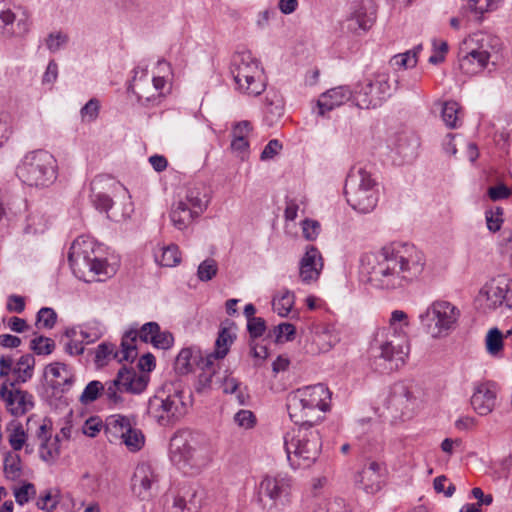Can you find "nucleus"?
Returning <instances> with one entry per match:
<instances>
[{"label": "nucleus", "instance_id": "f257e3e1", "mask_svg": "<svg viewBox=\"0 0 512 512\" xmlns=\"http://www.w3.org/2000/svg\"><path fill=\"white\" fill-rule=\"evenodd\" d=\"M426 258L415 245L393 242L361 257L370 284L378 289L396 290L408 286L424 271Z\"/></svg>", "mask_w": 512, "mask_h": 512}, {"label": "nucleus", "instance_id": "f03ea898", "mask_svg": "<svg viewBox=\"0 0 512 512\" xmlns=\"http://www.w3.org/2000/svg\"><path fill=\"white\" fill-rule=\"evenodd\" d=\"M330 397V391L324 384L298 388L287 396L288 414L298 426H313L329 409Z\"/></svg>", "mask_w": 512, "mask_h": 512}, {"label": "nucleus", "instance_id": "7ed1b4c3", "mask_svg": "<svg viewBox=\"0 0 512 512\" xmlns=\"http://www.w3.org/2000/svg\"><path fill=\"white\" fill-rule=\"evenodd\" d=\"M148 415L160 426H170L182 419L187 413L184 392L180 381L165 383L151 397L147 406Z\"/></svg>", "mask_w": 512, "mask_h": 512}, {"label": "nucleus", "instance_id": "20e7f679", "mask_svg": "<svg viewBox=\"0 0 512 512\" xmlns=\"http://www.w3.org/2000/svg\"><path fill=\"white\" fill-rule=\"evenodd\" d=\"M284 447L288 461L294 468H308L318 458L322 442L313 426H297L284 436Z\"/></svg>", "mask_w": 512, "mask_h": 512}, {"label": "nucleus", "instance_id": "39448f33", "mask_svg": "<svg viewBox=\"0 0 512 512\" xmlns=\"http://www.w3.org/2000/svg\"><path fill=\"white\" fill-rule=\"evenodd\" d=\"M230 73L235 89L250 97L261 95L266 89V76L260 61L250 51L234 54L230 64Z\"/></svg>", "mask_w": 512, "mask_h": 512}, {"label": "nucleus", "instance_id": "423d86ee", "mask_svg": "<svg viewBox=\"0 0 512 512\" xmlns=\"http://www.w3.org/2000/svg\"><path fill=\"white\" fill-rule=\"evenodd\" d=\"M500 41L497 37L486 33H476L463 41L460 48V69L465 74L474 75L483 71L498 53Z\"/></svg>", "mask_w": 512, "mask_h": 512}, {"label": "nucleus", "instance_id": "0eeeda50", "mask_svg": "<svg viewBox=\"0 0 512 512\" xmlns=\"http://www.w3.org/2000/svg\"><path fill=\"white\" fill-rule=\"evenodd\" d=\"M461 310L446 300L431 302L418 316L423 331L432 339L448 337L458 326Z\"/></svg>", "mask_w": 512, "mask_h": 512}, {"label": "nucleus", "instance_id": "6e6552de", "mask_svg": "<svg viewBox=\"0 0 512 512\" xmlns=\"http://www.w3.org/2000/svg\"><path fill=\"white\" fill-rule=\"evenodd\" d=\"M19 179L32 187L46 188L51 186L58 177L56 158L46 150L29 152L17 167Z\"/></svg>", "mask_w": 512, "mask_h": 512}, {"label": "nucleus", "instance_id": "1a4fd4ad", "mask_svg": "<svg viewBox=\"0 0 512 512\" xmlns=\"http://www.w3.org/2000/svg\"><path fill=\"white\" fill-rule=\"evenodd\" d=\"M348 204L360 213H369L377 205L378 188L370 172L361 166L350 169L344 186Z\"/></svg>", "mask_w": 512, "mask_h": 512}, {"label": "nucleus", "instance_id": "9d476101", "mask_svg": "<svg viewBox=\"0 0 512 512\" xmlns=\"http://www.w3.org/2000/svg\"><path fill=\"white\" fill-rule=\"evenodd\" d=\"M137 338L163 350L169 349L174 343L173 335L169 331H162L157 322H147L139 330L132 328L125 332L121 341V350L115 353L118 362H132L137 357Z\"/></svg>", "mask_w": 512, "mask_h": 512}, {"label": "nucleus", "instance_id": "9b49d317", "mask_svg": "<svg viewBox=\"0 0 512 512\" xmlns=\"http://www.w3.org/2000/svg\"><path fill=\"white\" fill-rule=\"evenodd\" d=\"M92 244L90 241L83 237L77 238L71 245L68 254V261L73 273L86 281L88 274H91L92 278L103 281L106 277H110L114 274L115 270L105 260L97 259L92 257Z\"/></svg>", "mask_w": 512, "mask_h": 512}, {"label": "nucleus", "instance_id": "f8f14e48", "mask_svg": "<svg viewBox=\"0 0 512 512\" xmlns=\"http://www.w3.org/2000/svg\"><path fill=\"white\" fill-rule=\"evenodd\" d=\"M397 89V79H392L387 72H376L369 75L355 92L354 101L361 109H375L382 106Z\"/></svg>", "mask_w": 512, "mask_h": 512}, {"label": "nucleus", "instance_id": "ddd939ff", "mask_svg": "<svg viewBox=\"0 0 512 512\" xmlns=\"http://www.w3.org/2000/svg\"><path fill=\"white\" fill-rule=\"evenodd\" d=\"M170 458L184 473L198 472L209 462L208 457L192 445L185 433H177L171 438Z\"/></svg>", "mask_w": 512, "mask_h": 512}, {"label": "nucleus", "instance_id": "4468645a", "mask_svg": "<svg viewBox=\"0 0 512 512\" xmlns=\"http://www.w3.org/2000/svg\"><path fill=\"white\" fill-rule=\"evenodd\" d=\"M371 353L377 359L390 363V369L405 363L410 351L409 340L404 336L395 337L386 333H376L371 343Z\"/></svg>", "mask_w": 512, "mask_h": 512}, {"label": "nucleus", "instance_id": "2eb2a0df", "mask_svg": "<svg viewBox=\"0 0 512 512\" xmlns=\"http://www.w3.org/2000/svg\"><path fill=\"white\" fill-rule=\"evenodd\" d=\"M293 484L286 472L268 473L259 483V497H267L276 508L285 507L291 502Z\"/></svg>", "mask_w": 512, "mask_h": 512}, {"label": "nucleus", "instance_id": "dca6fc26", "mask_svg": "<svg viewBox=\"0 0 512 512\" xmlns=\"http://www.w3.org/2000/svg\"><path fill=\"white\" fill-rule=\"evenodd\" d=\"M0 398L6 410L15 417H20L31 411L34 407V397L23 390L16 383L5 379L0 387Z\"/></svg>", "mask_w": 512, "mask_h": 512}, {"label": "nucleus", "instance_id": "f3484780", "mask_svg": "<svg viewBox=\"0 0 512 512\" xmlns=\"http://www.w3.org/2000/svg\"><path fill=\"white\" fill-rule=\"evenodd\" d=\"M159 482V475L149 462H140L131 478V492L140 501H149Z\"/></svg>", "mask_w": 512, "mask_h": 512}, {"label": "nucleus", "instance_id": "a211bd4d", "mask_svg": "<svg viewBox=\"0 0 512 512\" xmlns=\"http://www.w3.org/2000/svg\"><path fill=\"white\" fill-rule=\"evenodd\" d=\"M374 21V13L369 12L364 3H355L350 7L348 15L341 23V29L343 32L360 35L367 32Z\"/></svg>", "mask_w": 512, "mask_h": 512}, {"label": "nucleus", "instance_id": "6ab92c4d", "mask_svg": "<svg viewBox=\"0 0 512 512\" xmlns=\"http://www.w3.org/2000/svg\"><path fill=\"white\" fill-rule=\"evenodd\" d=\"M323 258L320 251L310 245L299 262V277L305 284H311L319 279L323 269Z\"/></svg>", "mask_w": 512, "mask_h": 512}, {"label": "nucleus", "instance_id": "aec40b11", "mask_svg": "<svg viewBox=\"0 0 512 512\" xmlns=\"http://www.w3.org/2000/svg\"><path fill=\"white\" fill-rule=\"evenodd\" d=\"M385 466L376 461L368 462L356 476V484L366 493L374 494L381 489Z\"/></svg>", "mask_w": 512, "mask_h": 512}, {"label": "nucleus", "instance_id": "412c9836", "mask_svg": "<svg viewBox=\"0 0 512 512\" xmlns=\"http://www.w3.org/2000/svg\"><path fill=\"white\" fill-rule=\"evenodd\" d=\"M511 288V279L505 275H499L488 281L480 293L486 296L489 308L496 309L503 305Z\"/></svg>", "mask_w": 512, "mask_h": 512}, {"label": "nucleus", "instance_id": "4be33fe9", "mask_svg": "<svg viewBox=\"0 0 512 512\" xmlns=\"http://www.w3.org/2000/svg\"><path fill=\"white\" fill-rule=\"evenodd\" d=\"M497 390L494 384L481 383L477 385L471 396V405L480 416L490 414L496 405Z\"/></svg>", "mask_w": 512, "mask_h": 512}, {"label": "nucleus", "instance_id": "5701e85b", "mask_svg": "<svg viewBox=\"0 0 512 512\" xmlns=\"http://www.w3.org/2000/svg\"><path fill=\"white\" fill-rule=\"evenodd\" d=\"M138 70H135V75L129 86V90L137 96L139 103L142 105L154 104L161 97V92L150 81L146 71H141V76L138 77Z\"/></svg>", "mask_w": 512, "mask_h": 512}, {"label": "nucleus", "instance_id": "b1692460", "mask_svg": "<svg viewBox=\"0 0 512 512\" xmlns=\"http://www.w3.org/2000/svg\"><path fill=\"white\" fill-rule=\"evenodd\" d=\"M389 403L402 415H409L417 406V398L411 386L403 382L395 383L391 389Z\"/></svg>", "mask_w": 512, "mask_h": 512}, {"label": "nucleus", "instance_id": "393cba45", "mask_svg": "<svg viewBox=\"0 0 512 512\" xmlns=\"http://www.w3.org/2000/svg\"><path fill=\"white\" fill-rule=\"evenodd\" d=\"M251 132L252 124L247 120L236 122L231 129V150L242 160L249 154L248 137Z\"/></svg>", "mask_w": 512, "mask_h": 512}, {"label": "nucleus", "instance_id": "a878e982", "mask_svg": "<svg viewBox=\"0 0 512 512\" xmlns=\"http://www.w3.org/2000/svg\"><path fill=\"white\" fill-rule=\"evenodd\" d=\"M351 97L352 92L346 86H338L324 92L317 101L318 114L324 116L326 112L346 103Z\"/></svg>", "mask_w": 512, "mask_h": 512}, {"label": "nucleus", "instance_id": "bb28decb", "mask_svg": "<svg viewBox=\"0 0 512 512\" xmlns=\"http://www.w3.org/2000/svg\"><path fill=\"white\" fill-rule=\"evenodd\" d=\"M29 31L28 19L20 18L16 21L15 14L10 10L0 11V34L5 37H22Z\"/></svg>", "mask_w": 512, "mask_h": 512}, {"label": "nucleus", "instance_id": "cd10ccee", "mask_svg": "<svg viewBox=\"0 0 512 512\" xmlns=\"http://www.w3.org/2000/svg\"><path fill=\"white\" fill-rule=\"evenodd\" d=\"M116 378L123 393L140 394L146 389L148 384V376L138 374L136 371L126 367H122L118 371Z\"/></svg>", "mask_w": 512, "mask_h": 512}, {"label": "nucleus", "instance_id": "c85d7f7f", "mask_svg": "<svg viewBox=\"0 0 512 512\" xmlns=\"http://www.w3.org/2000/svg\"><path fill=\"white\" fill-rule=\"evenodd\" d=\"M96 191L101 194H128L126 187L108 174H99L92 179L90 183V194H96Z\"/></svg>", "mask_w": 512, "mask_h": 512}, {"label": "nucleus", "instance_id": "c756f323", "mask_svg": "<svg viewBox=\"0 0 512 512\" xmlns=\"http://www.w3.org/2000/svg\"><path fill=\"white\" fill-rule=\"evenodd\" d=\"M130 420L122 415H111L106 419L105 433L110 442H120L130 432Z\"/></svg>", "mask_w": 512, "mask_h": 512}, {"label": "nucleus", "instance_id": "7c9ffc66", "mask_svg": "<svg viewBox=\"0 0 512 512\" xmlns=\"http://www.w3.org/2000/svg\"><path fill=\"white\" fill-rule=\"evenodd\" d=\"M409 325L408 315L402 310H394L391 313L388 328L379 330L377 333H386L395 337L404 336L406 340H409L407 333Z\"/></svg>", "mask_w": 512, "mask_h": 512}, {"label": "nucleus", "instance_id": "2f4dec72", "mask_svg": "<svg viewBox=\"0 0 512 512\" xmlns=\"http://www.w3.org/2000/svg\"><path fill=\"white\" fill-rule=\"evenodd\" d=\"M35 358L31 354H25L21 356L17 362L13 364V375L14 380H10V383H26L30 380L34 373Z\"/></svg>", "mask_w": 512, "mask_h": 512}, {"label": "nucleus", "instance_id": "473e14b6", "mask_svg": "<svg viewBox=\"0 0 512 512\" xmlns=\"http://www.w3.org/2000/svg\"><path fill=\"white\" fill-rule=\"evenodd\" d=\"M200 215L195 214L194 211L185 206L182 202H177L172 206L170 212V219L173 226L178 230L186 229L195 218Z\"/></svg>", "mask_w": 512, "mask_h": 512}, {"label": "nucleus", "instance_id": "72a5a7b5", "mask_svg": "<svg viewBox=\"0 0 512 512\" xmlns=\"http://www.w3.org/2000/svg\"><path fill=\"white\" fill-rule=\"evenodd\" d=\"M187 206L189 209L194 211L195 214L201 215L208 206V199L204 190L200 187L189 188L183 199L179 200Z\"/></svg>", "mask_w": 512, "mask_h": 512}, {"label": "nucleus", "instance_id": "f704fd0d", "mask_svg": "<svg viewBox=\"0 0 512 512\" xmlns=\"http://www.w3.org/2000/svg\"><path fill=\"white\" fill-rule=\"evenodd\" d=\"M47 373L54 378L53 386H63L69 388L73 382V375L69 371L68 367L62 363H53L47 367Z\"/></svg>", "mask_w": 512, "mask_h": 512}, {"label": "nucleus", "instance_id": "c9c22d12", "mask_svg": "<svg viewBox=\"0 0 512 512\" xmlns=\"http://www.w3.org/2000/svg\"><path fill=\"white\" fill-rule=\"evenodd\" d=\"M234 338V334L229 329H221L215 342V351L208 356L207 363H211V358L223 359L227 355Z\"/></svg>", "mask_w": 512, "mask_h": 512}, {"label": "nucleus", "instance_id": "e433bc0d", "mask_svg": "<svg viewBox=\"0 0 512 512\" xmlns=\"http://www.w3.org/2000/svg\"><path fill=\"white\" fill-rule=\"evenodd\" d=\"M199 358L198 351L192 348H183L176 357L175 370L179 374H187L192 371Z\"/></svg>", "mask_w": 512, "mask_h": 512}, {"label": "nucleus", "instance_id": "4c0bfd02", "mask_svg": "<svg viewBox=\"0 0 512 512\" xmlns=\"http://www.w3.org/2000/svg\"><path fill=\"white\" fill-rule=\"evenodd\" d=\"M155 260L165 267H174L181 261V255L176 245L171 244L160 249V255L155 253Z\"/></svg>", "mask_w": 512, "mask_h": 512}, {"label": "nucleus", "instance_id": "58836bf2", "mask_svg": "<svg viewBox=\"0 0 512 512\" xmlns=\"http://www.w3.org/2000/svg\"><path fill=\"white\" fill-rule=\"evenodd\" d=\"M60 447H59V438L55 436L54 438H49L40 443L39 454L43 461L45 462H53L59 456Z\"/></svg>", "mask_w": 512, "mask_h": 512}, {"label": "nucleus", "instance_id": "ea45409f", "mask_svg": "<svg viewBox=\"0 0 512 512\" xmlns=\"http://www.w3.org/2000/svg\"><path fill=\"white\" fill-rule=\"evenodd\" d=\"M459 104L455 101H447L443 104L442 119L448 128L454 129L459 126Z\"/></svg>", "mask_w": 512, "mask_h": 512}, {"label": "nucleus", "instance_id": "a19ab883", "mask_svg": "<svg viewBox=\"0 0 512 512\" xmlns=\"http://www.w3.org/2000/svg\"><path fill=\"white\" fill-rule=\"evenodd\" d=\"M273 309L281 317H286L294 305V294L290 291L283 292L280 296L274 297Z\"/></svg>", "mask_w": 512, "mask_h": 512}, {"label": "nucleus", "instance_id": "79ce46f5", "mask_svg": "<svg viewBox=\"0 0 512 512\" xmlns=\"http://www.w3.org/2000/svg\"><path fill=\"white\" fill-rule=\"evenodd\" d=\"M102 395H104L107 401L114 405H119L123 403L122 397V389L120 388V384L115 377L113 380H109L103 384Z\"/></svg>", "mask_w": 512, "mask_h": 512}, {"label": "nucleus", "instance_id": "37998d69", "mask_svg": "<svg viewBox=\"0 0 512 512\" xmlns=\"http://www.w3.org/2000/svg\"><path fill=\"white\" fill-rule=\"evenodd\" d=\"M221 388L225 394H234L238 404H246L248 396L241 391L240 382L236 378L226 376L221 383Z\"/></svg>", "mask_w": 512, "mask_h": 512}, {"label": "nucleus", "instance_id": "c03bdc74", "mask_svg": "<svg viewBox=\"0 0 512 512\" xmlns=\"http://www.w3.org/2000/svg\"><path fill=\"white\" fill-rule=\"evenodd\" d=\"M503 334L498 328H492L488 331L485 339L487 352L492 356H497L503 347Z\"/></svg>", "mask_w": 512, "mask_h": 512}, {"label": "nucleus", "instance_id": "a18cd8bd", "mask_svg": "<svg viewBox=\"0 0 512 512\" xmlns=\"http://www.w3.org/2000/svg\"><path fill=\"white\" fill-rule=\"evenodd\" d=\"M103 383L98 380L89 382L79 397L83 405H88L96 401L102 395Z\"/></svg>", "mask_w": 512, "mask_h": 512}, {"label": "nucleus", "instance_id": "49530a36", "mask_svg": "<svg viewBox=\"0 0 512 512\" xmlns=\"http://www.w3.org/2000/svg\"><path fill=\"white\" fill-rule=\"evenodd\" d=\"M65 336L69 341L65 345V350L70 355H80L84 352V343L78 337V329L76 327L67 329Z\"/></svg>", "mask_w": 512, "mask_h": 512}, {"label": "nucleus", "instance_id": "de8ad7c7", "mask_svg": "<svg viewBox=\"0 0 512 512\" xmlns=\"http://www.w3.org/2000/svg\"><path fill=\"white\" fill-rule=\"evenodd\" d=\"M218 271L217 262L208 258L202 261L197 269V277L200 281L207 282L216 276Z\"/></svg>", "mask_w": 512, "mask_h": 512}, {"label": "nucleus", "instance_id": "09e8293b", "mask_svg": "<svg viewBox=\"0 0 512 512\" xmlns=\"http://www.w3.org/2000/svg\"><path fill=\"white\" fill-rule=\"evenodd\" d=\"M126 445V447L132 451L140 450L144 445V435L139 429L131 428L129 433H126L124 438L120 441Z\"/></svg>", "mask_w": 512, "mask_h": 512}, {"label": "nucleus", "instance_id": "8fccbe9b", "mask_svg": "<svg viewBox=\"0 0 512 512\" xmlns=\"http://www.w3.org/2000/svg\"><path fill=\"white\" fill-rule=\"evenodd\" d=\"M54 347V341L44 336H38L32 339L30 343V348L38 355H48L52 353Z\"/></svg>", "mask_w": 512, "mask_h": 512}, {"label": "nucleus", "instance_id": "3c124183", "mask_svg": "<svg viewBox=\"0 0 512 512\" xmlns=\"http://www.w3.org/2000/svg\"><path fill=\"white\" fill-rule=\"evenodd\" d=\"M114 196L113 194H101L96 191V194H90V201L97 210L108 213L112 208V198Z\"/></svg>", "mask_w": 512, "mask_h": 512}, {"label": "nucleus", "instance_id": "603ef678", "mask_svg": "<svg viewBox=\"0 0 512 512\" xmlns=\"http://www.w3.org/2000/svg\"><path fill=\"white\" fill-rule=\"evenodd\" d=\"M67 42V34L60 31L50 33L45 41L47 49L52 53H55L62 49L67 44Z\"/></svg>", "mask_w": 512, "mask_h": 512}, {"label": "nucleus", "instance_id": "864d4df0", "mask_svg": "<svg viewBox=\"0 0 512 512\" xmlns=\"http://www.w3.org/2000/svg\"><path fill=\"white\" fill-rule=\"evenodd\" d=\"M57 320L56 312L49 307L41 308L37 313V325L44 328L51 329L54 327Z\"/></svg>", "mask_w": 512, "mask_h": 512}, {"label": "nucleus", "instance_id": "5fc2aeb1", "mask_svg": "<svg viewBox=\"0 0 512 512\" xmlns=\"http://www.w3.org/2000/svg\"><path fill=\"white\" fill-rule=\"evenodd\" d=\"M233 419H234V423L238 427L243 428V429H251L256 424V417L253 414V412L250 410H244V409L239 410L234 415Z\"/></svg>", "mask_w": 512, "mask_h": 512}, {"label": "nucleus", "instance_id": "6e6d98bb", "mask_svg": "<svg viewBox=\"0 0 512 512\" xmlns=\"http://www.w3.org/2000/svg\"><path fill=\"white\" fill-rule=\"evenodd\" d=\"M417 147V141L413 138H409L406 135H401L398 139L397 152L403 157H413L415 149Z\"/></svg>", "mask_w": 512, "mask_h": 512}, {"label": "nucleus", "instance_id": "4d7b16f0", "mask_svg": "<svg viewBox=\"0 0 512 512\" xmlns=\"http://www.w3.org/2000/svg\"><path fill=\"white\" fill-rule=\"evenodd\" d=\"M36 489L32 483H25L21 487L16 488L14 490V497L16 502L19 505H24L29 502V500L35 496Z\"/></svg>", "mask_w": 512, "mask_h": 512}, {"label": "nucleus", "instance_id": "13d9d810", "mask_svg": "<svg viewBox=\"0 0 512 512\" xmlns=\"http://www.w3.org/2000/svg\"><path fill=\"white\" fill-rule=\"evenodd\" d=\"M100 104L96 99L89 100L81 109V118L84 122L94 121L99 114Z\"/></svg>", "mask_w": 512, "mask_h": 512}, {"label": "nucleus", "instance_id": "bf43d9fd", "mask_svg": "<svg viewBox=\"0 0 512 512\" xmlns=\"http://www.w3.org/2000/svg\"><path fill=\"white\" fill-rule=\"evenodd\" d=\"M417 62L418 59L414 55L411 56L408 51L393 56L390 61L392 66L404 69L415 67Z\"/></svg>", "mask_w": 512, "mask_h": 512}, {"label": "nucleus", "instance_id": "052dcab7", "mask_svg": "<svg viewBox=\"0 0 512 512\" xmlns=\"http://www.w3.org/2000/svg\"><path fill=\"white\" fill-rule=\"evenodd\" d=\"M26 442V434L23 427L20 424L15 425L12 432L9 435V443L13 450L19 451L22 449Z\"/></svg>", "mask_w": 512, "mask_h": 512}, {"label": "nucleus", "instance_id": "680f3d73", "mask_svg": "<svg viewBox=\"0 0 512 512\" xmlns=\"http://www.w3.org/2000/svg\"><path fill=\"white\" fill-rule=\"evenodd\" d=\"M78 329V337L84 344H90L98 340L102 331L99 328H92L88 325L77 328Z\"/></svg>", "mask_w": 512, "mask_h": 512}, {"label": "nucleus", "instance_id": "e2e57ef3", "mask_svg": "<svg viewBox=\"0 0 512 512\" xmlns=\"http://www.w3.org/2000/svg\"><path fill=\"white\" fill-rule=\"evenodd\" d=\"M321 230V226L318 221L306 219L302 222V233L306 240L314 241Z\"/></svg>", "mask_w": 512, "mask_h": 512}, {"label": "nucleus", "instance_id": "0e129e2a", "mask_svg": "<svg viewBox=\"0 0 512 512\" xmlns=\"http://www.w3.org/2000/svg\"><path fill=\"white\" fill-rule=\"evenodd\" d=\"M120 350H121V347L119 349L115 350V346L113 344L102 343L97 347L95 361L98 365H104L105 360L110 355H112L113 358L118 361V359L115 357V353Z\"/></svg>", "mask_w": 512, "mask_h": 512}, {"label": "nucleus", "instance_id": "69168bd1", "mask_svg": "<svg viewBox=\"0 0 512 512\" xmlns=\"http://www.w3.org/2000/svg\"><path fill=\"white\" fill-rule=\"evenodd\" d=\"M247 330L251 338L261 337L266 330L265 320L261 317L249 319L247 321Z\"/></svg>", "mask_w": 512, "mask_h": 512}, {"label": "nucleus", "instance_id": "338daca9", "mask_svg": "<svg viewBox=\"0 0 512 512\" xmlns=\"http://www.w3.org/2000/svg\"><path fill=\"white\" fill-rule=\"evenodd\" d=\"M502 209L497 208L496 211H487L485 213L487 228L491 232H497L500 230L503 219H502Z\"/></svg>", "mask_w": 512, "mask_h": 512}, {"label": "nucleus", "instance_id": "774afa93", "mask_svg": "<svg viewBox=\"0 0 512 512\" xmlns=\"http://www.w3.org/2000/svg\"><path fill=\"white\" fill-rule=\"evenodd\" d=\"M102 429V421L98 417H90L82 427V432L89 437H95Z\"/></svg>", "mask_w": 512, "mask_h": 512}]
</instances>
